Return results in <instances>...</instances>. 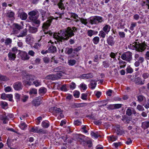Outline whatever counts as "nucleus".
I'll use <instances>...</instances> for the list:
<instances>
[{
    "label": "nucleus",
    "instance_id": "f257e3e1",
    "mask_svg": "<svg viewBox=\"0 0 149 149\" xmlns=\"http://www.w3.org/2000/svg\"><path fill=\"white\" fill-rule=\"evenodd\" d=\"M77 28L75 27H73L72 29L69 27L66 29L59 31L57 33H54L53 37L57 41L62 42L67 40L70 38L74 36V32L77 31Z\"/></svg>",
    "mask_w": 149,
    "mask_h": 149
},
{
    "label": "nucleus",
    "instance_id": "f03ea898",
    "mask_svg": "<svg viewBox=\"0 0 149 149\" xmlns=\"http://www.w3.org/2000/svg\"><path fill=\"white\" fill-rule=\"evenodd\" d=\"M35 76L33 75L27 74L23 78V81L26 84L31 86L34 85L36 87H38L41 85V81L38 79L34 80Z\"/></svg>",
    "mask_w": 149,
    "mask_h": 149
},
{
    "label": "nucleus",
    "instance_id": "7ed1b4c3",
    "mask_svg": "<svg viewBox=\"0 0 149 149\" xmlns=\"http://www.w3.org/2000/svg\"><path fill=\"white\" fill-rule=\"evenodd\" d=\"M135 43L136 44V50L139 52L144 51L147 46L146 43L145 41L138 43L137 42H136Z\"/></svg>",
    "mask_w": 149,
    "mask_h": 149
},
{
    "label": "nucleus",
    "instance_id": "20e7f679",
    "mask_svg": "<svg viewBox=\"0 0 149 149\" xmlns=\"http://www.w3.org/2000/svg\"><path fill=\"white\" fill-rule=\"evenodd\" d=\"M132 54L131 52L128 51L123 53L121 56V57L123 60L130 63L132 60Z\"/></svg>",
    "mask_w": 149,
    "mask_h": 149
},
{
    "label": "nucleus",
    "instance_id": "39448f33",
    "mask_svg": "<svg viewBox=\"0 0 149 149\" xmlns=\"http://www.w3.org/2000/svg\"><path fill=\"white\" fill-rule=\"evenodd\" d=\"M69 14L71 17H73L75 19L76 22H77L79 21H80L82 23L85 25H86L87 23L86 19L79 17L78 15L76 13H70Z\"/></svg>",
    "mask_w": 149,
    "mask_h": 149
},
{
    "label": "nucleus",
    "instance_id": "423d86ee",
    "mask_svg": "<svg viewBox=\"0 0 149 149\" xmlns=\"http://www.w3.org/2000/svg\"><path fill=\"white\" fill-rule=\"evenodd\" d=\"M64 0H46V1H50L53 3L54 5H57L58 8L61 10L64 9V7L63 4L62 3Z\"/></svg>",
    "mask_w": 149,
    "mask_h": 149
},
{
    "label": "nucleus",
    "instance_id": "0eeeda50",
    "mask_svg": "<svg viewBox=\"0 0 149 149\" xmlns=\"http://www.w3.org/2000/svg\"><path fill=\"white\" fill-rule=\"evenodd\" d=\"M37 11L33 10L30 12L29 13V19L31 21H35L36 19L38 18Z\"/></svg>",
    "mask_w": 149,
    "mask_h": 149
},
{
    "label": "nucleus",
    "instance_id": "6e6552de",
    "mask_svg": "<svg viewBox=\"0 0 149 149\" xmlns=\"http://www.w3.org/2000/svg\"><path fill=\"white\" fill-rule=\"evenodd\" d=\"M31 132L37 133H41L43 134H45L46 131L42 128H40L38 127H34L31 128L30 130Z\"/></svg>",
    "mask_w": 149,
    "mask_h": 149
},
{
    "label": "nucleus",
    "instance_id": "1a4fd4ad",
    "mask_svg": "<svg viewBox=\"0 0 149 149\" xmlns=\"http://www.w3.org/2000/svg\"><path fill=\"white\" fill-rule=\"evenodd\" d=\"M17 14L18 17L22 20H25L27 18V14L22 10L20 9L19 10Z\"/></svg>",
    "mask_w": 149,
    "mask_h": 149
},
{
    "label": "nucleus",
    "instance_id": "9d476101",
    "mask_svg": "<svg viewBox=\"0 0 149 149\" xmlns=\"http://www.w3.org/2000/svg\"><path fill=\"white\" fill-rule=\"evenodd\" d=\"M102 17L99 16H95L91 19L90 22L91 24H96L102 22Z\"/></svg>",
    "mask_w": 149,
    "mask_h": 149
},
{
    "label": "nucleus",
    "instance_id": "9b49d317",
    "mask_svg": "<svg viewBox=\"0 0 149 149\" xmlns=\"http://www.w3.org/2000/svg\"><path fill=\"white\" fill-rule=\"evenodd\" d=\"M52 20L50 19L48 20L46 22L44 23L43 24L42 26V29L43 30L44 33L45 34H47L48 32V31L46 32V30L48 28L50 25V23L51 22Z\"/></svg>",
    "mask_w": 149,
    "mask_h": 149
},
{
    "label": "nucleus",
    "instance_id": "f8f14e48",
    "mask_svg": "<svg viewBox=\"0 0 149 149\" xmlns=\"http://www.w3.org/2000/svg\"><path fill=\"white\" fill-rule=\"evenodd\" d=\"M42 98L40 96L37 97L33 100L32 102L35 106H38L41 103Z\"/></svg>",
    "mask_w": 149,
    "mask_h": 149
},
{
    "label": "nucleus",
    "instance_id": "ddd939ff",
    "mask_svg": "<svg viewBox=\"0 0 149 149\" xmlns=\"http://www.w3.org/2000/svg\"><path fill=\"white\" fill-rule=\"evenodd\" d=\"M1 97L3 100L9 99V101H11L12 100L13 95L11 94H6L5 93H3L1 95Z\"/></svg>",
    "mask_w": 149,
    "mask_h": 149
},
{
    "label": "nucleus",
    "instance_id": "4468645a",
    "mask_svg": "<svg viewBox=\"0 0 149 149\" xmlns=\"http://www.w3.org/2000/svg\"><path fill=\"white\" fill-rule=\"evenodd\" d=\"M115 130L117 135H121L124 133L123 129L119 125H117L115 126Z\"/></svg>",
    "mask_w": 149,
    "mask_h": 149
},
{
    "label": "nucleus",
    "instance_id": "2eb2a0df",
    "mask_svg": "<svg viewBox=\"0 0 149 149\" xmlns=\"http://www.w3.org/2000/svg\"><path fill=\"white\" fill-rule=\"evenodd\" d=\"M110 26L108 25H106L104 27H103V38H104L106 34H108V33L110 31Z\"/></svg>",
    "mask_w": 149,
    "mask_h": 149
},
{
    "label": "nucleus",
    "instance_id": "dca6fc26",
    "mask_svg": "<svg viewBox=\"0 0 149 149\" xmlns=\"http://www.w3.org/2000/svg\"><path fill=\"white\" fill-rule=\"evenodd\" d=\"M20 55L21 59L23 60H28L30 58V57L25 52H22L20 53Z\"/></svg>",
    "mask_w": 149,
    "mask_h": 149
},
{
    "label": "nucleus",
    "instance_id": "f3484780",
    "mask_svg": "<svg viewBox=\"0 0 149 149\" xmlns=\"http://www.w3.org/2000/svg\"><path fill=\"white\" fill-rule=\"evenodd\" d=\"M134 81L136 84L142 85L144 84L145 80H144L142 81L141 79L139 77H138L135 78Z\"/></svg>",
    "mask_w": 149,
    "mask_h": 149
},
{
    "label": "nucleus",
    "instance_id": "a211bd4d",
    "mask_svg": "<svg viewBox=\"0 0 149 149\" xmlns=\"http://www.w3.org/2000/svg\"><path fill=\"white\" fill-rule=\"evenodd\" d=\"M52 112L54 114H58L62 112V111L59 108H58L56 107H53L52 108Z\"/></svg>",
    "mask_w": 149,
    "mask_h": 149
},
{
    "label": "nucleus",
    "instance_id": "6ab92c4d",
    "mask_svg": "<svg viewBox=\"0 0 149 149\" xmlns=\"http://www.w3.org/2000/svg\"><path fill=\"white\" fill-rule=\"evenodd\" d=\"M26 41L27 44L31 45L34 42V38L32 36L28 35Z\"/></svg>",
    "mask_w": 149,
    "mask_h": 149
},
{
    "label": "nucleus",
    "instance_id": "aec40b11",
    "mask_svg": "<svg viewBox=\"0 0 149 149\" xmlns=\"http://www.w3.org/2000/svg\"><path fill=\"white\" fill-rule=\"evenodd\" d=\"M14 88L16 90H19L22 89V85L21 83L17 82L13 85Z\"/></svg>",
    "mask_w": 149,
    "mask_h": 149
},
{
    "label": "nucleus",
    "instance_id": "412c9836",
    "mask_svg": "<svg viewBox=\"0 0 149 149\" xmlns=\"http://www.w3.org/2000/svg\"><path fill=\"white\" fill-rule=\"evenodd\" d=\"M114 39V38L112 36H110L107 39V41L108 44L111 46L113 45L115 43Z\"/></svg>",
    "mask_w": 149,
    "mask_h": 149
},
{
    "label": "nucleus",
    "instance_id": "4be33fe9",
    "mask_svg": "<svg viewBox=\"0 0 149 149\" xmlns=\"http://www.w3.org/2000/svg\"><path fill=\"white\" fill-rule=\"evenodd\" d=\"M41 15L42 16V21L47 18V10H41L40 11Z\"/></svg>",
    "mask_w": 149,
    "mask_h": 149
},
{
    "label": "nucleus",
    "instance_id": "5701e85b",
    "mask_svg": "<svg viewBox=\"0 0 149 149\" xmlns=\"http://www.w3.org/2000/svg\"><path fill=\"white\" fill-rule=\"evenodd\" d=\"M93 77L92 73H90L84 74L81 76L80 77L83 79H87L92 78Z\"/></svg>",
    "mask_w": 149,
    "mask_h": 149
},
{
    "label": "nucleus",
    "instance_id": "b1692460",
    "mask_svg": "<svg viewBox=\"0 0 149 149\" xmlns=\"http://www.w3.org/2000/svg\"><path fill=\"white\" fill-rule=\"evenodd\" d=\"M121 120L124 123H129V122L131 120V118L125 115L122 116Z\"/></svg>",
    "mask_w": 149,
    "mask_h": 149
},
{
    "label": "nucleus",
    "instance_id": "393cba45",
    "mask_svg": "<svg viewBox=\"0 0 149 149\" xmlns=\"http://www.w3.org/2000/svg\"><path fill=\"white\" fill-rule=\"evenodd\" d=\"M55 72H60L61 71H66L65 68L64 67L60 66L57 67L53 69Z\"/></svg>",
    "mask_w": 149,
    "mask_h": 149
},
{
    "label": "nucleus",
    "instance_id": "a878e982",
    "mask_svg": "<svg viewBox=\"0 0 149 149\" xmlns=\"http://www.w3.org/2000/svg\"><path fill=\"white\" fill-rule=\"evenodd\" d=\"M8 56L9 60L10 61H14L16 58V54L10 52L8 54Z\"/></svg>",
    "mask_w": 149,
    "mask_h": 149
},
{
    "label": "nucleus",
    "instance_id": "bb28decb",
    "mask_svg": "<svg viewBox=\"0 0 149 149\" xmlns=\"http://www.w3.org/2000/svg\"><path fill=\"white\" fill-rule=\"evenodd\" d=\"M0 118L3 120V123L4 124L7 123L8 120V117H7L5 114L4 115H1Z\"/></svg>",
    "mask_w": 149,
    "mask_h": 149
},
{
    "label": "nucleus",
    "instance_id": "cd10ccee",
    "mask_svg": "<svg viewBox=\"0 0 149 149\" xmlns=\"http://www.w3.org/2000/svg\"><path fill=\"white\" fill-rule=\"evenodd\" d=\"M41 126L44 128H47L49 126V122L47 120H44L41 123Z\"/></svg>",
    "mask_w": 149,
    "mask_h": 149
},
{
    "label": "nucleus",
    "instance_id": "c85d7f7f",
    "mask_svg": "<svg viewBox=\"0 0 149 149\" xmlns=\"http://www.w3.org/2000/svg\"><path fill=\"white\" fill-rule=\"evenodd\" d=\"M141 127L145 130L149 127V121H145L142 123Z\"/></svg>",
    "mask_w": 149,
    "mask_h": 149
},
{
    "label": "nucleus",
    "instance_id": "c756f323",
    "mask_svg": "<svg viewBox=\"0 0 149 149\" xmlns=\"http://www.w3.org/2000/svg\"><path fill=\"white\" fill-rule=\"evenodd\" d=\"M97 85V81L92 80L90 82L89 87L91 89H93L95 88Z\"/></svg>",
    "mask_w": 149,
    "mask_h": 149
},
{
    "label": "nucleus",
    "instance_id": "7c9ffc66",
    "mask_svg": "<svg viewBox=\"0 0 149 149\" xmlns=\"http://www.w3.org/2000/svg\"><path fill=\"white\" fill-rule=\"evenodd\" d=\"M136 97L137 98L138 101L139 102H141L143 101H145L146 100L145 97L142 95L137 96Z\"/></svg>",
    "mask_w": 149,
    "mask_h": 149
},
{
    "label": "nucleus",
    "instance_id": "2f4dec72",
    "mask_svg": "<svg viewBox=\"0 0 149 149\" xmlns=\"http://www.w3.org/2000/svg\"><path fill=\"white\" fill-rule=\"evenodd\" d=\"M12 42V40L9 38H7L5 40V44L6 46L9 45L10 47H11L10 45Z\"/></svg>",
    "mask_w": 149,
    "mask_h": 149
},
{
    "label": "nucleus",
    "instance_id": "473e14b6",
    "mask_svg": "<svg viewBox=\"0 0 149 149\" xmlns=\"http://www.w3.org/2000/svg\"><path fill=\"white\" fill-rule=\"evenodd\" d=\"M48 50L49 52L54 53L56 51V47L52 46L49 48Z\"/></svg>",
    "mask_w": 149,
    "mask_h": 149
},
{
    "label": "nucleus",
    "instance_id": "72a5a7b5",
    "mask_svg": "<svg viewBox=\"0 0 149 149\" xmlns=\"http://www.w3.org/2000/svg\"><path fill=\"white\" fill-rule=\"evenodd\" d=\"M119 63L120 65V68H124L125 66L126 63L124 61L121 60H119Z\"/></svg>",
    "mask_w": 149,
    "mask_h": 149
},
{
    "label": "nucleus",
    "instance_id": "f704fd0d",
    "mask_svg": "<svg viewBox=\"0 0 149 149\" xmlns=\"http://www.w3.org/2000/svg\"><path fill=\"white\" fill-rule=\"evenodd\" d=\"M37 89L35 88H32L30 89L29 91V94L31 95L32 94H37Z\"/></svg>",
    "mask_w": 149,
    "mask_h": 149
},
{
    "label": "nucleus",
    "instance_id": "c9c22d12",
    "mask_svg": "<svg viewBox=\"0 0 149 149\" xmlns=\"http://www.w3.org/2000/svg\"><path fill=\"white\" fill-rule=\"evenodd\" d=\"M91 134L92 137H94L95 138H97L100 136V134L97 132L95 133L94 132H91Z\"/></svg>",
    "mask_w": 149,
    "mask_h": 149
},
{
    "label": "nucleus",
    "instance_id": "e433bc0d",
    "mask_svg": "<svg viewBox=\"0 0 149 149\" xmlns=\"http://www.w3.org/2000/svg\"><path fill=\"white\" fill-rule=\"evenodd\" d=\"M76 62V61L74 59H70L68 60V62L69 65L72 66L75 65Z\"/></svg>",
    "mask_w": 149,
    "mask_h": 149
},
{
    "label": "nucleus",
    "instance_id": "4c0bfd02",
    "mask_svg": "<svg viewBox=\"0 0 149 149\" xmlns=\"http://www.w3.org/2000/svg\"><path fill=\"white\" fill-rule=\"evenodd\" d=\"M39 94H44L46 91V89L44 87H42L39 88Z\"/></svg>",
    "mask_w": 149,
    "mask_h": 149
},
{
    "label": "nucleus",
    "instance_id": "58836bf2",
    "mask_svg": "<svg viewBox=\"0 0 149 149\" xmlns=\"http://www.w3.org/2000/svg\"><path fill=\"white\" fill-rule=\"evenodd\" d=\"M29 31L31 33H34L37 31V29L35 27L30 26L29 27Z\"/></svg>",
    "mask_w": 149,
    "mask_h": 149
},
{
    "label": "nucleus",
    "instance_id": "ea45409f",
    "mask_svg": "<svg viewBox=\"0 0 149 149\" xmlns=\"http://www.w3.org/2000/svg\"><path fill=\"white\" fill-rule=\"evenodd\" d=\"M72 51H73V49L72 48L67 47L65 48V52L68 54H70L72 52Z\"/></svg>",
    "mask_w": 149,
    "mask_h": 149
},
{
    "label": "nucleus",
    "instance_id": "a19ab883",
    "mask_svg": "<svg viewBox=\"0 0 149 149\" xmlns=\"http://www.w3.org/2000/svg\"><path fill=\"white\" fill-rule=\"evenodd\" d=\"M14 13L12 11H9L7 13V16L9 17H13L14 16Z\"/></svg>",
    "mask_w": 149,
    "mask_h": 149
},
{
    "label": "nucleus",
    "instance_id": "79ce46f5",
    "mask_svg": "<svg viewBox=\"0 0 149 149\" xmlns=\"http://www.w3.org/2000/svg\"><path fill=\"white\" fill-rule=\"evenodd\" d=\"M27 35V31L26 30L22 31L21 33L19 34L18 37H22L26 36Z\"/></svg>",
    "mask_w": 149,
    "mask_h": 149
},
{
    "label": "nucleus",
    "instance_id": "37998d69",
    "mask_svg": "<svg viewBox=\"0 0 149 149\" xmlns=\"http://www.w3.org/2000/svg\"><path fill=\"white\" fill-rule=\"evenodd\" d=\"M0 104L1 106H2L3 109H5L7 108L8 104L6 102L3 101H1L0 102Z\"/></svg>",
    "mask_w": 149,
    "mask_h": 149
},
{
    "label": "nucleus",
    "instance_id": "c03bdc74",
    "mask_svg": "<svg viewBox=\"0 0 149 149\" xmlns=\"http://www.w3.org/2000/svg\"><path fill=\"white\" fill-rule=\"evenodd\" d=\"M88 94L82 93L81 94V98L83 100H87Z\"/></svg>",
    "mask_w": 149,
    "mask_h": 149
},
{
    "label": "nucleus",
    "instance_id": "a18cd8bd",
    "mask_svg": "<svg viewBox=\"0 0 149 149\" xmlns=\"http://www.w3.org/2000/svg\"><path fill=\"white\" fill-rule=\"evenodd\" d=\"M125 25V23H118L117 28L118 29H123L125 28L124 26Z\"/></svg>",
    "mask_w": 149,
    "mask_h": 149
},
{
    "label": "nucleus",
    "instance_id": "49530a36",
    "mask_svg": "<svg viewBox=\"0 0 149 149\" xmlns=\"http://www.w3.org/2000/svg\"><path fill=\"white\" fill-rule=\"evenodd\" d=\"M99 41V38L98 37H94L93 39V41L95 44H97Z\"/></svg>",
    "mask_w": 149,
    "mask_h": 149
},
{
    "label": "nucleus",
    "instance_id": "de8ad7c7",
    "mask_svg": "<svg viewBox=\"0 0 149 149\" xmlns=\"http://www.w3.org/2000/svg\"><path fill=\"white\" fill-rule=\"evenodd\" d=\"M20 127L22 130H24L25 128L27 127V125L24 123L22 122L19 125Z\"/></svg>",
    "mask_w": 149,
    "mask_h": 149
},
{
    "label": "nucleus",
    "instance_id": "09e8293b",
    "mask_svg": "<svg viewBox=\"0 0 149 149\" xmlns=\"http://www.w3.org/2000/svg\"><path fill=\"white\" fill-rule=\"evenodd\" d=\"M73 95L75 98H78L79 97L80 93L77 91H74L73 92Z\"/></svg>",
    "mask_w": 149,
    "mask_h": 149
},
{
    "label": "nucleus",
    "instance_id": "8fccbe9b",
    "mask_svg": "<svg viewBox=\"0 0 149 149\" xmlns=\"http://www.w3.org/2000/svg\"><path fill=\"white\" fill-rule=\"evenodd\" d=\"M80 86L81 90H85L87 89V85L84 84V83H81L80 85Z\"/></svg>",
    "mask_w": 149,
    "mask_h": 149
},
{
    "label": "nucleus",
    "instance_id": "3c124183",
    "mask_svg": "<svg viewBox=\"0 0 149 149\" xmlns=\"http://www.w3.org/2000/svg\"><path fill=\"white\" fill-rule=\"evenodd\" d=\"M142 105L147 109L149 108V99H148L146 102H145L142 104Z\"/></svg>",
    "mask_w": 149,
    "mask_h": 149
},
{
    "label": "nucleus",
    "instance_id": "603ef678",
    "mask_svg": "<svg viewBox=\"0 0 149 149\" xmlns=\"http://www.w3.org/2000/svg\"><path fill=\"white\" fill-rule=\"evenodd\" d=\"M13 29L15 28L19 30L22 29V27L21 26L19 25L18 24H14L13 25Z\"/></svg>",
    "mask_w": 149,
    "mask_h": 149
},
{
    "label": "nucleus",
    "instance_id": "864d4df0",
    "mask_svg": "<svg viewBox=\"0 0 149 149\" xmlns=\"http://www.w3.org/2000/svg\"><path fill=\"white\" fill-rule=\"evenodd\" d=\"M110 63L108 61H103V65L105 68H107L109 66Z\"/></svg>",
    "mask_w": 149,
    "mask_h": 149
},
{
    "label": "nucleus",
    "instance_id": "5fc2aeb1",
    "mask_svg": "<svg viewBox=\"0 0 149 149\" xmlns=\"http://www.w3.org/2000/svg\"><path fill=\"white\" fill-rule=\"evenodd\" d=\"M76 84L73 82L71 83L70 85V88L71 90H73L76 87Z\"/></svg>",
    "mask_w": 149,
    "mask_h": 149
},
{
    "label": "nucleus",
    "instance_id": "6e6d98bb",
    "mask_svg": "<svg viewBox=\"0 0 149 149\" xmlns=\"http://www.w3.org/2000/svg\"><path fill=\"white\" fill-rule=\"evenodd\" d=\"M42 120V117L41 116L38 117L35 120V121L36 123V124L38 125L40 124L41 121Z\"/></svg>",
    "mask_w": 149,
    "mask_h": 149
},
{
    "label": "nucleus",
    "instance_id": "4d7b16f0",
    "mask_svg": "<svg viewBox=\"0 0 149 149\" xmlns=\"http://www.w3.org/2000/svg\"><path fill=\"white\" fill-rule=\"evenodd\" d=\"M81 49V46H79L73 49V53L74 54L76 53L79 52Z\"/></svg>",
    "mask_w": 149,
    "mask_h": 149
},
{
    "label": "nucleus",
    "instance_id": "13d9d810",
    "mask_svg": "<svg viewBox=\"0 0 149 149\" xmlns=\"http://www.w3.org/2000/svg\"><path fill=\"white\" fill-rule=\"evenodd\" d=\"M93 123L95 125H101L102 123V120H95L94 121Z\"/></svg>",
    "mask_w": 149,
    "mask_h": 149
},
{
    "label": "nucleus",
    "instance_id": "bf43d9fd",
    "mask_svg": "<svg viewBox=\"0 0 149 149\" xmlns=\"http://www.w3.org/2000/svg\"><path fill=\"white\" fill-rule=\"evenodd\" d=\"M65 72L66 71H61L59 72L58 73L56 74V75L58 77H60L65 74Z\"/></svg>",
    "mask_w": 149,
    "mask_h": 149
},
{
    "label": "nucleus",
    "instance_id": "052dcab7",
    "mask_svg": "<svg viewBox=\"0 0 149 149\" xmlns=\"http://www.w3.org/2000/svg\"><path fill=\"white\" fill-rule=\"evenodd\" d=\"M142 76L143 79H144V80H145V79H147L149 77V74L147 72L144 73L142 74Z\"/></svg>",
    "mask_w": 149,
    "mask_h": 149
},
{
    "label": "nucleus",
    "instance_id": "680f3d73",
    "mask_svg": "<svg viewBox=\"0 0 149 149\" xmlns=\"http://www.w3.org/2000/svg\"><path fill=\"white\" fill-rule=\"evenodd\" d=\"M61 90L64 91H67V89L66 88V85L65 84L63 85L60 88Z\"/></svg>",
    "mask_w": 149,
    "mask_h": 149
},
{
    "label": "nucleus",
    "instance_id": "e2e57ef3",
    "mask_svg": "<svg viewBox=\"0 0 149 149\" xmlns=\"http://www.w3.org/2000/svg\"><path fill=\"white\" fill-rule=\"evenodd\" d=\"M118 34L120 37L121 38H124L125 37V34L123 32H119Z\"/></svg>",
    "mask_w": 149,
    "mask_h": 149
},
{
    "label": "nucleus",
    "instance_id": "0e129e2a",
    "mask_svg": "<svg viewBox=\"0 0 149 149\" xmlns=\"http://www.w3.org/2000/svg\"><path fill=\"white\" fill-rule=\"evenodd\" d=\"M126 114L128 116H130L132 114V110L129 108H128L126 111Z\"/></svg>",
    "mask_w": 149,
    "mask_h": 149
},
{
    "label": "nucleus",
    "instance_id": "69168bd1",
    "mask_svg": "<svg viewBox=\"0 0 149 149\" xmlns=\"http://www.w3.org/2000/svg\"><path fill=\"white\" fill-rule=\"evenodd\" d=\"M136 108L140 111H143L144 110V108L141 105H138Z\"/></svg>",
    "mask_w": 149,
    "mask_h": 149
},
{
    "label": "nucleus",
    "instance_id": "338daca9",
    "mask_svg": "<svg viewBox=\"0 0 149 149\" xmlns=\"http://www.w3.org/2000/svg\"><path fill=\"white\" fill-rule=\"evenodd\" d=\"M86 127L85 126H84L81 128V131L84 132V133L87 134H88L87 133L88 131L86 130Z\"/></svg>",
    "mask_w": 149,
    "mask_h": 149
},
{
    "label": "nucleus",
    "instance_id": "774afa93",
    "mask_svg": "<svg viewBox=\"0 0 149 149\" xmlns=\"http://www.w3.org/2000/svg\"><path fill=\"white\" fill-rule=\"evenodd\" d=\"M74 123L75 125L77 126L81 124V122L79 120L74 121Z\"/></svg>",
    "mask_w": 149,
    "mask_h": 149
}]
</instances>
